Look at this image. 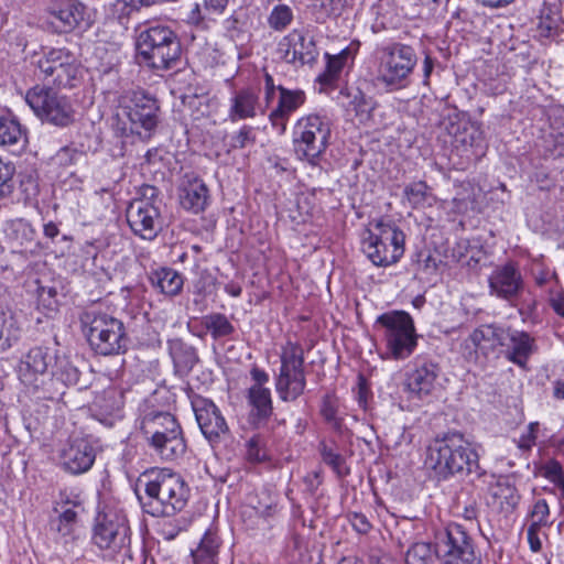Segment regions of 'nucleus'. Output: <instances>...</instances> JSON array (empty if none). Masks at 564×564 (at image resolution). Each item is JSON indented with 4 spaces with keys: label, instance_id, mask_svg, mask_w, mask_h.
Wrapping results in <instances>:
<instances>
[{
    "label": "nucleus",
    "instance_id": "41",
    "mask_svg": "<svg viewBox=\"0 0 564 564\" xmlns=\"http://www.w3.org/2000/svg\"><path fill=\"white\" fill-rule=\"evenodd\" d=\"M455 142L465 148L473 149L476 156L482 155L486 148L482 131L476 124L464 127L462 131H458L455 134Z\"/></svg>",
    "mask_w": 564,
    "mask_h": 564
},
{
    "label": "nucleus",
    "instance_id": "53",
    "mask_svg": "<svg viewBox=\"0 0 564 564\" xmlns=\"http://www.w3.org/2000/svg\"><path fill=\"white\" fill-rule=\"evenodd\" d=\"M83 156L84 153L82 151L66 145L55 153L53 161L55 164L66 167L76 164Z\"/></svg>",
    "mask_w": 564,
    "mask_h": 564
},
{
    "label": "nucleus",
    "instance_id": "47",
    "mask_svg": "<svg viewBox=\"0 0 564 564\" xmlns=\"http://www.w3.org/2000/svg\"><path fill=\"white\" fill-rule=\"evenodd\" d=\"M292 21L293 11L286 4L275 6L268 18L269 26L274 31L279 32L285 30L291 24Z\"/></svg>",
    "mask_w": 564,
    "mask_h": 564
},
{
    "label": "nucleus",
    "instance_id": "40",
    "mask_svg": "<svg viewBox=\"0 0 564 564\" xmlns=\"http://www.w3.org/2000/svg\"><path fill=\"white\" fill-rule=\"evenodd\" d=\"M249 401L252 405V412L259 420H267L272 412V401L270 389L253 384L249 389Z\"/></svg>",
    "mask_w": 564,
    "mask_h": 564
},
{
    "label": "nucleus",
    "instance_id": "18",
    "mask_svg": "<svg viewBox=\"0 0 564 564\" xmlns=\"http://www.w3.org/2000/svg\"><path fill=\"white\" fill-rule=\"evenodd\" d=\"M279 50L286 63L312 64L318 56L316 43L307 32L293 30L282 39Z\"/></svg>",
    "mask_w": 564,
    "mask_h": 564
},
{
    "label": "nucleus",
    "instance_id": "48",
    "mask_svg": "<svg viewBox=\"0 0 564 564\" xmlns=\"http://www.w3.org/2000/svg\"><path fill=\"white\" fill-rule=\"evenodd\" d=\"M256 139L254 128L245 124L239 131L230 135L228 141V152L253 145L256 143Z\"/></svg>",
    "mask_w": 564,
    "mask_h": 564
},
{
    "label": "nucleus",
    "instance_id": "37",
    "mask_svg": "<svg viewBox=\"0 0 564 564\" xmlns=\"http://www.w3.org/2000/svg\"><path fill=\"white\" fill-rule=\"evenodd\" d=\"M191 405L194 411L197 423H225L219 409L215 403L202 395L191 397Z\"/></svg>",
    "mask_w": 564,
    "mask_h": 564
},
{
    "label": "nucleus",
    "instance_id": "60",
    "mask_svg": "<svg viewBox=\"0 0 564 564\" xmlns=\"http://www.w3.org/2000/svg\"><path fill=\"white\" fill-rule=\"evenodd\" d=\"M247 458L250 463H263L269 459L267 452L259 446L256 438L248 442Z\"/></svg>",
    "mask_w": 564,
    "mask_h": 564
},
{
    "label": "nucleus",
    "instance_id": "52",
    "mask_svg": "<svg viewBox=\"0 0 564 564\" xmlns=\"http://www.w3.org/2000/svg\"><path fill=\"white\" fill-rule=\"evenodd\" d=\"M142 423L160 421L161 423H175L176 417L167 411L154 409L148 402L141 408Z\"/></svg>",
    "mask_w": 564,
    "mask_h": 564
},
{
    "label": "nucleus",
    "instance_id": "14",
    "mask_svg": "<svg viewBox=\"0 0 564 564\" xmlns=\"http://www.w3.org/2000/svg\"><path fill=\"white\" fill-rule=\"evenodd\" d=\"M41 78L48 85L74 87L80 73L74 53L67 48H52L37 61Z\"/></svg>",
    "mask_w": 564,
    "mask_h": 564
},
{
    "label": "nucleus",
    "instance_id": "27",
    "mask_svg": "<svg viewBox=\"0 0 564 564\" xmlns=\"http://www.w3.org/2000/svg\"><path fill=\"white\" fill-rule=\"evenodd\" d=\"M468 339L476 350L488 355L497 347L506 345V329L497 324H484L475 328Z\"/></svg>",
    "mask_w": 564,
    "mask_h": 564
},
{
    "label": "nucleus",
    "instance_id": "36",
    "mask_svg": "<svg viewBox=\"0 0 564 564\" xmlns=\"http://www.w3.org/2000/svg\"><path fill=\"white\" fill-rule=\"evenodd\" d=\"M204 329L210 334L214 340L230 337L236 332L235 326L223 313H210L202 317L200 322Z\"/></svg>",
    "mask_w": 564,
    "mask_h": 564
},
{
    "label": "nucleus",
    "instance_id": "62",
    "mask_svg": "<svg viewBox=\"0 0 564 564\" xmlns=\"http://www.w3.org/2000/svg\"><path fill=\"white\" fill-rule=\"evenodd\" d=\"M370 398H371V391L368 388L366 380L362 377H360L356 399H357L358 405L365 412L368 411V401Z\"/></svg>",
    "mask_w": 564,
    "mask_h": 564
},
{
    "label": "nucleus",
    "instance_id": "58",
    "mask_svg": "<svg viewBox=\"0 0 564 564\" xmlns=\"http://www.w3.org/2000/svg\"><path fill=\"white\" fill-rule=\"evenodd\" d=\"M550 514V508L547 502L544 499L538 500L533 509L531 511L532 522L531 524H536V527L547 525V517Z\"/></svg>",
    "mask_w": 564,
    "mask_h": 564
},
{
    "label": "nucleus",
    "instance_id": "12",
    "mask_svg": "<svg viewBox=\"0 0 564 564\" xmlns=\"http://www.w3.org/2000/svg\"><path fill=\"white\" fill-rule=\"evenodd\" d=\"M281 366L275 378V389L283 401H295L306 387L304 349L288 340L281 348Z\"/></svg>",
    "mask_w": 564,
    "mask_h": 564
},
{
    "label": "nucleus",
    "instance_id": "5",
    "mask_svg": "<svg viewBox=\"0 0 564 564\" xmlns=\"http://www.w3.org/2000/svg\"><path fill=\"white\" fill-rule=\"evenodd\" d=\"M83 332L90 348L100 356H115L127 351L129 338L123 323L98 310L86 311L80 317Z\"/></svg>",
    "mask_w": 564,
    "mask_h": 564
},
{
    "label": "nucleus",
    "instance_id": "7",
    "mask_svg": "<svg viewBox=\"0 0 564 564\" xmlns=\"http://www.w3.org/2000/svg\"><path fill=\"white\" fill-rule=\"evenodd\" d=\"M25 102L42 123L67 128L75 122L76 110L69 97L51 87L36 85L30 88Z\"/></svg>",
    "mask_w": 564,
    "mask_h": 564
},
{
    "label": "nucleus",
    "instance_id": "3",
    "mask_svg": "<svg viewBox=\"0 0 564 564\" xmlns=\"http://www.w3.org/2000/svg\"><path fill=\"white\" fill-rule=\"evenodd\" d=\"M137 57L154 70H169L177 66L182 56L178 35L169 25L143 23L135 29Z\"/></svg>",
    "mask_w": 564,
    "mask_h": 564
},
{
    "label": "nucleus",
    "instance_id": "35",
    "mask_svg": "<svg viewBox=\"0 0 564 564\" xmlns=\"http://www.w3.org/2000/svg\"><path fill=\"white\" fill-rule=\"evenodd\" d=\"M58 505L59 508H55V511L58 512V518L53 524H55V529L63 536L72 535L77 524V509H80V503L78 501L70 502L66 500Z\"/></svg>",
    "mask_w": 564,
    "mask_h": 564
},
{
    "label": "nucleus",
    "instance_id": "38",
    "mask_svg": "<svg viewBox=\"0 0 564 564\" xmlns=\"http://www.w3.org/2000/svg\"><path fill=\"white\" fill-rule=\"evenodd\" d=\"M491 496L498 501L502 511H512L519 503L518 490L508 479H499L491 488Z\"/></svg>",
    "mask_w": 564,
    "mask_h": 564
},
{
    "label": "nucleus",
    "instance_id": "39",
    "mask_svg": "<svg viewBox=\"0 0 564 564\" xmlns=\"http://www.w3.org/2000/svg\"><path fill=\"white\" fill-rule=\"evenodd\" d=\"M53 360L54 362L51 364V368L54 371V376L65 384L75 386L78 383L80 372L67 355L55 352L53 355Z\"/></svg>",
    "mask_w": 564,
    "mask_h": 564
},
{
    "label": "nucleus",
    "instance_id": "64",
    "mask_svg": "<svg viewBox=\"0 0 564 564\" xmlns=\"http://www.w3.org/2000/svg\"><path fill=\"white\" fill-rule=\"evenodd\" d=\"M279 86L274 84V79L269 73L264 74V100L267 107L274 100Z\"/></svg>",
    "mask_w": 564,
    "mask_h": 564
},
{
    "label": "nucleus",
    "instance_id": "9",
    "mask_svg": "<svg viewBox=\"0 0 564 564\" xmlns=\"http://www.w3.org/2000/svg\"><path fill=\"white\" fill-rule=\"evenodd\" d=\"M388 352L397 360L406 359L417 346V335L411 315L404 311H392L377 317Z\"/></svg>",
    "mask_w": 564,
    "mask_h": 564
},
{
    "label": "nucleus",
    "instance_id": "15",
    "mask_svg": "<svg viewBox=\"0 0 564 564\" xmlns=\"http://www.w3.org/2000/svg\"><path fill=\"white\" fill-rule=\"evenodd\" d=\"M488 284L491 295L508 303L514 302L525 289L520 269L512 261L496 267L488 278Z\"/></svg>",
    "mask_w": 564,
    "mask_h": 564
},
{
    "label": "nucleus",
    "instance_id": "46",
    "mask_svg": "<svg viewBox=\"0 0 564 564\" xmlns=\"http://www.w3.org/2000/svg\"><path fill=\"white\" fill-rule=\"evenodd\" d=\"M350 97L349 107L355 111L356 116L369 117L375 109V101L371 97L366 96L360 89H355L347 94Z\"/></svg>",
    "mask_w": 564,
    "mask_h": 564
},
{
    "label": "nucleus",
    "instance_id": "23",
    "mask_svg": "<svg viewBox=\"0 0 564 564\" xmlns=\"http://www.w3.org/2000/svg\"><path fill=\"white\" fill-rule=\"evenodd\" d=\"M84 6L77 0H51L47 12L51 23L61 33L73 31L84 20Z\"/></svg>",
    "mask_w": 564,
    "mask_h": 564
},
{
    "label": "nucleus",
    "instance_id": "61",
    "mask_svg": "<svg viewBox=\"0 0 564 564\" xmlns=\"http://www.w3.org/2000/svg\"><path fill=\"white\" fill-rule=\"evenodd\" d=\"M545 477L557 486L564 487V475L562 466L557 462H551L545 467Z\"/></svg>",
    "mask_w": 564,
    "mask_h": 564
},
{
    "label": "nucleus",
    "instance_id": "33",
    "mask_svg": "<svg viewBox=\"0 0 564 564\" xmlns=\"http://www.w3.org/2000/svg\"><path fill=\"white\" fill-rule=\"evenodd\" d=\"M219 547V536L215 532L207 531L197 549L192 551L194 564H217Z\"/></svg>",
    "mask_w": 564,
    "mask_h": 564
},
{
    "label": "nucleus",
    "instance_id": "22",
    "mask_svg": "<svg viewBox=\"0 0 564 564\" xmlns=\"http://www.w3.org/2000/svg\"><path fill=\"white\" fill-rule=\"evenodd\" d=\"M441 368L438 364L424 359L416 358L413 362L412 370L406 377V387L410 392L419 398L430 395L435 389Z\"/></svg>",
    "mask_w": 564,
    "mask_h": 564
},
{
    "label": "nucleus",
    "instance_id": "20",
    "mask_svg": "<svg viewBox=\"0 0 564 564\" xmlns=\"http://www.w3.org/2000/svg\"><path fill=\"white\" fill-rule=\"evenodd\" d=\"M181 206L193 214L204 212L210 203V194L205 182L193 173H186L178 186Z\"/></svg>",
    "mask_w": 564,
    "mask_h": 564
},
{
    "label": "nucleus",
    "instance_id": "57",
    "mask_svg": "<svg viewBox=\"0 0 564 564\" xmlns=\"http://www.w3.org/2000/svg\"><path fill=\"white\" fill-rule=\"evenodd\" d=\"M199 431L212 444H218L229 433L228 425H198Z\"/></svg>",
    "mask_w": 564,
    "mask_h": 564
},
{
    "label": "nucleus",
    "instance_id": "25",
    "mask_svg": "<svg viewBox=\"0 0 564 564\" xmlns=\"http://www.w3.org/2000/svg\"><path fill=\"white\" fill-rule=\"evenodd\" d=\"M259 108L258 90L253 87H245L236 90L230 98L228 117L231 121L254 118Z\"/></svg>",
    "mask_w": 564,
    "mask_h": 564
},
{
    "label": "nucleus",
    "instance_id": "42",
    "mask_svg": "<svg viewBox=\"0 0 564 564\" xmlns=\"http://www.w3.org/2000/svg\"><path fill=\"white\" fill-rule=\"evenodd\" d=\"M436 554V546L430 542H415L413 543L405 554L406 564H432L434 555Z\"/></svg>",
    "mask_w": 564,
    "mask_h": 564
},
{
    "label": "nucleus",
    "instance_id": "17",
    "mask_svg": "<svg viewBox=\"0 0 564 564\" xmlns=\"http://www.w3.org/2000/svg\"><path fill=\"white\" fill-rule=\"evenodd\" d=\"M160 208L145 200H133L127 208L131 230L142 239L152 240L161 230Z\"/></svg>",
    "mask_w": 564,
    "mask_h": 564
},
{
    "label": "nucleus",
    "instance_id": "49",
    "mask_svg": "<svg viewBox=\"0 0 564 564\" xmlns=\"http://www.w3.org/2000/svg\"><path fill=\"white\" fill-rule=\"evenodd\" d=\"M429 186L425 182H414L404 188V195L413 207L423 206L427 200Z\"/></svg>",
    "mask_w": 564,
    "mask_h": 564
},
{
    "label": "nucleus",
    "instance_id": "11",
    "mask_svg": "<svg viewBox=\"0 0 564 564\" xmlns=\"http://www.w3.org/2000/svg\"><path fill=\"white\" fill-rule=\"evenodd\" d=\"M122 111L130 122V132L149 140L160 121L158 99L144 89H131L122 96Z\"/></svg>",
    "mask_w": 564,
    "mask_h": 564
},
{
    "label": "nucleus",
    "instance_id": "1",
    "mask_svg": "<svg viewBox=\"0 0 564 564\" xmlns=\"http://www.w3.org/2000/svg\"><path fill=\"white\" fill-rule=\"evenodd\" d=\"M425 465L440 480L482 475L477 453L457 431L438 433L426 446Z\"/></svg>",
    "mask_w": 564,
    "mask_h": 564
},
{
    "label": "nucleus",
    "instance_id": "63",
    "mask_svg": "<svg viewBox=\"0 0 564 564\" xmlns=\"http://www.w3.org/2000/svg\"><path fill=\"white\" fill-rule=\"evenodd\" d=\"M349 521H350V524L352 525V528L358 533H367L371 529V524H370L369 520L362 513H357V512L351 513L349 516Z\"/></svg>",
    "mask_w": 564,
    "mask_h": 564
},
{
    "label": "nucleus",
    "instance_id": "43",
    "mask_svg": "<svg viewBox=\"0 0 564 564\" xmlns=\"http://www.w3.org/2000/svg\"><path fill=\"white\" fill-rule=\"evenodd\" d=\"M321 455L323 462L329 466L338 478H344L349 475L350 469L346 464L343 455L328 447L325 443L321 444Z\"/></svg>",
    "mask_w": 564,
    "mask_h": 564
},
{
    "label": "nucleus",
    "instance_id": "24",
    "mask_svg": "<svg viewBox=\"0 0 564 564\" xmlns=\"http://www.w3.org/2000/svg\"><path fill=\"white\" fill-rule=\"evenodd\" d=\"M150 446L161 458L173 460L183 455L186 448L181 425H174L148 437Z\"/></svg>",
    "mask_w": 564,
    "mask_h": 564
},
{
    "label": "nucleus",
    "instance_id": "54",
    "mask_svg": "<svg viewBox=\"0 0 564 564\" xmlns=\"http://www.w3.org/2000/svg\"><path fill=\"white\" fill-rule=\"evenodd\" d=\"M532 275L538 286H546L557 283V276L554 271L546 268L543 263H534L532 267Z\"/></svg>",
    "mask_w": 564,
    "mask_h": 564
},
{
    "label": "nucleus",
    "instance_id": "21",
    "mask_svg": "<svg viewBox=\"0 0 564 564\" xmlns=\"http://www.w3.org/2000/svg\"><path fill=\"white\" fill-rule=\"evenodd\" d=\"M278 104L269 115L272 128L283 134L286 130L288 121L306 99L305 93L301 89H288L283 86L278 87Z\"/></svg>",
    "mask_w": 564,
    "mask_h": 564
},
{
    "label": "nucleus",
    "instance_id": "30",
    "mask_svg": "<svg viewBox=\"0 0 564 564\" xmlns=\"http://www.w3.org/2000/svg\"><path fill=\"white\" fill-rule=\"evenodd\" d=\"M149 280L153 288L169 296L177 295L184 284L182 274L172 268L154 270L150 273Z\"/></svg>",
    "mask_w": 564,
    "mask_h": 564
},
{
    "label": "nucleus",
    "instance_id": "34",
    "mask_svg": "<svg viewBox=\"0 0 564 564\" xmlns=\"http://www.w3.org/2000/svg\"><path fill=\"white\" fill-rule=\"evenodd\" d=\"M348 56L349 51L347 48L334 56L326 54V68L317 77V82L321 84V91H325L326 89L333 88L335 86V83L339 78Z\"/></svg>",
    "mask_w": 564,
    "mask_h": 564
},
{
    "label": "nucleus",
    "instance_id": "4",
    "mask_svg": "<svg viewBox=\"0 0 564 564\" xmlns=\"http://www.w3.org/2000/svg\"><path fill=\"white\" fill-rule=\"evenodd\" d=\"M376 87L386 93L402 90L411 85V77L419 57L413 46L402 42H390L376 48Z\"/></svg>",
    "mask_w": 564,
    "mask_h": 564
},
{
    "label": "nucleus",
    "instance_id": "55",
    "mask_svg": "<svg viewBox=\"0 0 564 564\" xmlns=\"http://www.w3.org/2000/svg\"><path fill=\"white\" fill-rule=\"evenodd\" d=\"M12 234L18 245L23 246L25 241L30 242L34 238L32 226L24 220H17L12 224Z\"/></svg>",
    "mask_w": 564,
    "mask_h": 564
},
{
    "label": "nucleus",
    "instance_id": "50",
    "mask_svg": "<svg viewBox=\"0 0 564 564\" xmlns=\"http://www.w3.org/2000/svg\"><path fill=\"white\" fill-rule=\"evenodd\" d=\"M321 414L328 422L339 423L344 420L340 415L339 400L333 394H326L323 398Z\"/></svg>",
    "mask_w": 564,
    "mask_h": 564
},
{
    "label": "nucleus",
    "instance_id": "45",
    "mask_svg": "<svg viewBox=\"0 0 564 564\" xmlns=\"http://www.w3.org/2000/svg\"><path fill=\"white\" fill-rule=\"evenodd\" d=\"M343 0H310V7L316 22H324L327 18L339 12Z\"/></svg>",
    "mask_w": 564,
    "mask_h": 564
},
{
    "label": "nucleus",
    "instance_id": "31",
    "mask_svg": "<svg viewBox=\"0 0 564 564\" xmlns=\"http://www.w3.org/2000/svg\"><path fill=\"white\" fill-rule=\"evenodd\" d=\"M22 335L21 325L15 314L0 305V351H6L19 341Z\"/></svg>",
    "mask_w": 564,
    "mask_h": 564
},
{
    "label": "nucleus",
    "instance_id": "16",
    "mask_svg": "<svg viewBox=\"0 0 564 564\" xmlns=\"http://www.w3.org/2000/svg\"><path fill=\"white\" fill-rule=\"evenodd\" d=\"M53 360L50 348L36 346L22 356L18 365L20 381L28 388L37 391L43 384L48 366Z\"/></svg>",
    "mask_w": 564,
    "mask_h": 564
},
{
    "label": "nucleus",
    "instance_id": "10",
    "mask_svg": "<svg viewBox=\"0 0 564 564\" xmlns=\"http://www.w3.org/2000/svg\"><path fill=\"white\" fill-rule=\"evenodd\" d=\"M436 555L441 564H482L481 552L467 530L448 524L436 535Z\"/></svg>",
    "mask_w": 564,
    "mask_h": 564
},
{
    "label": "nucleus",
    "instance_id": "29",
    "mask_svg": "<svg viewBox=\"0 0 564 564\" xmlns=\"http://www.w3.org/2000/svg\"><path fill=\"white\" fill-rule=\"evenodd\" d=\"M28 143L26 130L12 117H0V145L20 152Z\"/></svg>",
    "mask_w": 564,
    "mask_h": 564
},
{
    "label": "nucleus",
    "instance_id": "51",
    "mask_svg": "<svg viewBox=\"0 0 564 564\" xmlns=\"http://www.w3.org/2000/svg\"><path fill=\"white\" fill-rule=\"evenodd\" d=\"M15 167L11 162L0 159V196H8L14 188L13 175Z\"/></svg>",
    "mask_w": 564,
    "mask_h": 564
},
{
    "label": "nucleus",
    "instance_id": "32",
    "mask_svg": "<svg viewBox=\"0 0 564 564\" xmlns=\"http://www.w3.org/2000/svg\"><path fill=\"white\" fill-rule=\"evenodd\" d=\"M562 23L563 19L557 7L544 4L536 24L538 37L540 40L554 39L561 33Z\"/></svg>",
    "mask_w": 564,
    "mask_h": 564
},
{
    "label": "nucleus",
    "instance_id": "26",
    "mask_svg": "<svg viewBox=\"0 0 564 564\" xmlns=\"http://www.w3.org/2000/svg\"><path fill=\"white\" fill-rule=\"evenodd\" d=\"M507 345L506 358L514 365L525 368L530 356L534 351V339L525 332L509 329L506 330Z\"/></svg>",
    "mask_w": 564,
    "mask_h": 564
},
{
    "label": "nucleus",
    "instance_id": "13",
    "mask_svg": "<svg viewBox=\"0 0 564 564\" xmlns=\"http://www.w3.org/2000/svg\"><path fill=\"white\" fill-rule=\"evenodd\" d=\"M93 542L100 550L119 553L130 545V528L126 514L116 509H106L95 519Z\"/></svg>",
    "mask_w": 564,
    "mask_h": 564
},
{
    "label": "nucleus",
    "instance_id": "6",
    "mask_svg": "<svg viewBox=\"0 0 564 564\" xmlns=\"http://www.w3.org/2000/svg\"><path fill=\"white\" fill-rule=\"evenodd\" d=\"M404 245V232L394 223L380 219L364 237L362 251L375 265L388 267L402 258Z\"/></svg>",
    "mask_w": 564,
    "mask_h": 564
},
{
    "label": "nucleus",
    "instance_id": "19",
    "mask_svg": "<svg viewBox=\"0 0 564 564\" xmlns=\"http://www.w3.org/2000/svg\"><path fill=\"white\" fill-rule=\"evenodd\" d=\"M96 459V451L89 436L70 438L68 447L63 451V468L72 475L88 471Z\"/></svg>",
    "mask_w": 564,
    "mask_h": 564
},
{
    "label": "nucleus",
    "instance_id": "56",
    "mask_svg": "<svg viewBox=\"0 0 564 564\" xmlns=\"http://www.w3.org/2000/svg\"><path fill=\"white\" fill-rule=\"evenodd\" d=\"M141 9L135 4L132 7V2L130 0H118L113 4V13L117 15L120 24H126L130 18L139 12Z\"/></svg>",
    "mask_w": 564,
    "mask_h": 564
},
{
    "label": "nucleus",
    "instance_id": "8",
    "mask_svg": "<svg viewBox=\"0 0 564 564\" xmlns=\"http://www.w3.org/2000/svg\"><path fill=\"white\" fill-rule=\"evenodd\" d=\"M330 123L317 115L300 118L293 129V145L299 159L317 165L329 145Z\"/></svg>",
    "mask_w": 564,
    "mask_h": 564
},
{
    "label": "nucleus",
    "instance_id": "2",
    "mask_svg": "<svg viewBox=\"0 0 564 564\" xmlns=\"http://www.w3.org/2000/svg\"><path fill=\"white\" fill-rule=\"evenodd\" d=\"M143 486L148 501L142 502L147 513L153 517H171L183 510L189 497V489L183 478L167 468L147 470L138 479Z\"/></svg>",
    "mask_w": 564,
    "mask_h": 564
},
{
    "label": "nucleus",
    "instance_id": "44",
    "mask_svg": "<svg viewBox=\"0 0 564 564\" xmlns=\"http://www.w3.org/2000/svg\"><path fill=\"white\" fill-rule=\"evenodd\" d=\"M511 306L517 307L523 322L534 321L536 318L538 300L531 292L525 290L519 295V297L509 303Z\"/></svg>",
    "mask_w": 564,
    "mask_h": 564
},
{
    "label": "nucleus",
    "instance_id": "59",
    "mask_svg": "<svg viewBox=\"0 0 564 564\" xmlns=\"http://www.w3.org/2000/svg\"><path fill=\"white\" fill-rule=\"evenodd\" d=\"M535 426L536 425H528L525 432L521 433L519 436L513 435L512 440L514 443H517L519 448L529 451L535 444Z\"/></svg>",
    "mask_w": 564,
    "mask_h": 564
},
{
    "label": "nucleus",
    "instance_id": "28",
    "mask_svg": "<svg viewBox=\"0 0 564 564\" xmlns=\"http://www.w3.org/2000/svg\"><path fill=\"white\" fill-rule=\"evenodd\" d=\"M167 345L175 373L186 377L198 361L196 349L178 338L169 340Z\"/></svg>",
    "mask_w": 564,
    "mask_h": 564
}]
</instances>
